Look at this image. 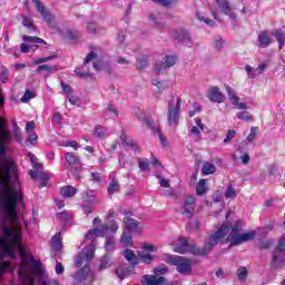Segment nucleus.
Listing matches in <instances>:
<instances>
[{"mask_svg": "<svg viewBox=\"0 0 285 285\" xmlns=\"http://www.w3.org/2000/svg\"><path fill=\"white\" fill-rule=\"evenodd\" d=\"M225 197L226 199H235V197H237V189H235V187L232 185L227 186L225 190Z\"/></svg>", "mask_w": 285, "mask_h": 285, "instance_id": "nucleus-34", "label": "nucleus"}, {"mask_svg": "<svg viewBox=\"0 0 285 285\" xmlns=\"http://www.w3.org/2000/svg\"><path fill=\"white\" fill-rule=\"evenodd\" d=\"M194 121H195L196 126L191 127L190 135H193L194 137L199 139V135H200L202 130H204V124L202 122V119H199V118H195Z\"/></svg>", "mask_w": 285, "mask_h": 285, "instance_id": "nucleus-20", "label": "nucleus"}, {"mask_svg": "<svg viewBox=\"0 0 285 285\" xmlns=\"http://www.w3.org/2000/svg\"><path fill=\"white\" fill-rule=\"evenodd\" d=\"M138 167L140 168V170H142V173H146V170H148V168H149L148 159L139 158Z\"/></svg>", "mask_w": 285, "mask_h": 285, "instance_id": "nucleus-43", "label": "nucleus"}, {"mask_svg": "<svg viewBox=\"0 0 285 285\" xmlns=\"http://www.w3.org/2000/svg\"><path fill=\"white\" fill-rule=\"evenodd\" d=\"M120 244L125 248H128V246H132V236L130 234L122 233Z\"/></svg>", "mask_w": 285, "mask_h": 285, "instance_id": "nucleus-27", "label": "nucleus"}, {"mask_svg": "<svg viewBox=\"0 0 285 285\" xmlns=\"http://www.w3.org/2000/svg\"><path fill=\"white\" fill-rule=\"evenodd\" d=\"M236 117L240 121H253V115H250L248 111H239L237 112Z\"/></svg>", "mask_w": 285, "mask_h": 285, "instance_id": "nucleus-35", "label": "nucleus"}, {"mask_svg": "<svg viewBox=\"0 0 285 285\" xmlns=\"http://www.w3.org/2000/svg\"><path fill=\"white\" fill-rule=\"evenodd\" d=\"M181 109V99L171 97L168 102L167 121L169 126L179 124V110Z\"/></svg>", "mask_w": 285, "mask_h": 285, "instance_id": "nucleus-6", "label": "nucleus"}, {"mask_svg": "<svg viewBox=\"0 0 285 285\" xmlns=\"http://www.w3.org/2000/svg\"><path fill=\"white\" fill-rule=\"evenodd\" d=\"M33 3H36V8L38 10V12H40L41 17H43L45 21H47V23H52V19H55L52 17V13H49L46 10V7H43V4L40 3L39 0H32Z\"/></svg>", "mask_w": 285, "mask_h": 285, "instance_id": "nucleus-16", "label": "nucleus"}, {"mask_svg": "<svg viewBox=\"0 0 285 285\" xmlns=\"http://www.w3.org/2000/svg\"><path fill=\"white\" fill-rule=\"evenodd\" d=\"M266 68H267L266 63H261L256 68V72H258V75H262V72H264L266 70Z\"/></svg>", "mask_w": 285, "mask_h": 285, "instance_id": "nucleus-63", "label": "nucleus"}, {"mask_svg": "<svg viewBox=\"0 0 285 285\" xmlns=\"http://www.w3.org/2000/svg\"><path fill=\"white\" fill-rule=\"evenodd\" d=\"M229 232L230 224L224 223L218 230L207 236L204 246L198 247L196 253L199 255H208V253H210V250H213V248H215V246H217V244H219V242H222Z\"/></svg>", "mask_w": 285, "mask_h": 285, "instance_id": "nucleus-4", "label": "nucleus"}, {"mask_svg": "<svg viewBox=\"0 0 285 285\" xmlns=\"http://www.w3.org/2000/svg\"><path fill=\"white\" fill-rule=\"evenodd\" d=\"M209 101L214 104H224L226 101V96L219 91V87H212L207 95Z\"/></svg>", "mask_w": 285, "mask_h": 285, "instance_id": "nucleus-14", "label": "nucleus"}, {"mask_svg": "<svg viewBox=\"0 0 285 285\" xmlns=\"http://www.w3.org/2000/svg\"><path fill=\"white\" fill-rule=\"evenodd\" d=\"M142 250H144L145 253H157V247H156V246H153V245H150V244H145V245L142 246Z\"/></svg>", "mask_w": 285, "mask_h": 285, "instance_id": "nucleus-52", "label": "nucleus"}, {"mask_svg": "<svg viewBox=\"0 0 285 285\" xmlns=\"http://www.w3.org/2000/svg\"><path fill=\"white\" fill-rule=\"evenodd\" d=\"M157 179H158L161 188H170V180H168L159 175L157 176Z\"/></svg>", "mask_w": 285, "mask_h": 285, "instance_id": "nucleus-47", "label": "nucleus"}, {"mask_svg": "<svg viewBox=\"0 0 285 285\" xmlns=\"http://www.w3.org/2000/svg\"><path fill=\"white\" fill-rule=\"evenodd\" d=\"M136 66L139 70H144L148 66V59L146 57H142V59L137 58Z\"/></svg>", "mask_w": 285, "mask_h": 285, "instance_id": "nucleus-46", "label": "nucleus"}, {"mask_svg": "<svg viewBox=\"0 0 285 285\" xmlns=\"http://www.w3.org/2000/svg\"><path fill=\"white\" fill-rule=\"evenodd\" d=\"M217 171V167H215L213 164L205 161L202 167L203 175H213Z\"/></svg>", "mask_w": 285, "mask_h": 285, "instance_id": "nucleus-23", "label": "nucleus"}, {"mask_svg": "<svg viewBox=\"0 0 285 285\" xmlns=\"http://www.w3.org/2000/svg\"><path fill=\"white\" fill-rule=\"evenodd\" d=\"M116 62L120 63V66H128V63H130V60H128L124 57H118V58H116Z\"/></svg>", "mask_w": 285, "mask_h": 285, "instance_id": "nucleus-60", "label": "nucleus"}, {"mask_svg": "<svg viewBox=\"0 0 285 285\" xmlns=\"http://www.w3.org/2000/svg\"><path fill=\"white\" fill-rule=\"evenodd\" d=\"M22 41L26 43H43L46 46V40L39 38V37H32V36H23Z\"/></svg>", "mask_w": 285, "mask_h": 285, "instance_id": "nucleus-28", "label": "nucleus"}, {"mask_svg": "<svg viewBox=\"0 0 285 285\" xmlns=\"http://www.w3.org/2000/svg\"><path fill=\"white\" fill-rule=\"evenodd\" d=\"M245 70L247 72L248 79H255V77H258L259 73L257 72V69H253L250 65L245 66Z\"/></svg>", "mask_w": 285, "mask_h": 285, "instance_id": "nucleus-39", "label": "nucleus"}, {"mask_svg": "<svg viewBox=\"0 0 285 285\" xmlns=\"http://www.w3.org/2000/svg\"><path fill=\"white\" fill-rule=\"evenodd\" d=\"M197 250H199V247L189 244L186 238H179L176 243V246H174V252L179 253L180 255H184L186 253H191V255H199Z\"/></svg>", "mask_w": 285, "mask_h": 285, "instance_id": "nucleus-9", "label": "nucleus"}, {"mask_svg": "<svg viewBox=\"0 0 285 285\" xmlns=\"http://www.w3.org/2000/svg\"><path fill=\"white\" fill-rule=\"evenodd\" d=\"M131 273L130 269H128L126 266H120L116 269V275L119 277V279H126L128 275Z\"/></svg>", "mask_w": 285, "mask_h": 285, "instance_id": "nucleus-26", "label": "nucleus"}, {"mask_svg": "<svg viewBox=\"0 0 285 285\" xmlns=\"http://www.w3.org/2000/svg\"><path fill=\"white\" fill-rule=\"evenodd\" d=\"M43 70L46 71V72H49V75H52V72H57V70H58V68H57V66H48V65H40L38 68H37V70H36V72L39 75V73H41V72H43Z\"/></svg>", "mask_w": 285, "mask_h": 285, "instance_id": "nucleus-24", "label": "nucleus"}, {"mask_svg": "<svg viewBox=\"0 0 285 285\" xmlns=\"http://www.w3.org/2000/svg\"><path fill=\"white\" fill-rule=\"evenodd\" d=\"M139 259H140V262H144V264H150V262H153V259H155V256H153L151 254H148V253H144V254L139 255Z\"/></svg>", "mask_w": 285, "mask_h": 285, "instance_id": "nucleus-42", "label": "nucleus"}, {"mask_svg": "<svg viewBox=\"0 0 285 285\" xmlns=\"http://www.w3.org/2000/svg\"><path fill=\"white\" fill-rule=\"evenodd\" d=\"M110 230L111 233H117L119 230V225H117V222L110 220L109 226L108 225H99L98 227H95L92 229H89L87 234L85 235L86 239H97V237H104L106 233Z\"/></svg>", "mask_w": 285, "mask_h": 285, "instance_id": "nucleus-7", "label": "nucleus"}, {"mask_svg": "<svg viewBox=\"0 0 285 285\" xmlns=\"http://www.w3.org/2000/svg\"><path fill=\"white\" fill-rule=\"evenodd\" d=\"M53 59H57V56L53 55L49 57L37 58V59H33V65L41 66V63H48V61H52Z\"/></svg>", "mask_w": 285, "mask_h": 285, "instance_id": "nucleus-37", "label": "nucleus"}, {"mask_svg": "<svg viewBox=\"0 0 285 285\" xmlns=\"http://www.w3.org/2000/svg\"><path fill=\"white\" fill-rule=\"evenodd\" d=\"M76 75H78L79 77H81L82 79H87V77H90V73L86 72V71H81V69H75Z\"/></svg>", "mask_w": 285, "mask_h": 285, "instance_id": "nucleus-59", "label": "nucleus"}, {"mask_svg": "<svg viewBox=\"0 0 285 285\" xmlns=\"http://www.w3.org/2000/svg\"><path fill=\"white\" fill-rule=\"evenodd\" d=\"M225 90L227 92V96H228V99H229L232 106L237 108V110H248V104L240 102L242 98H239V96H237V91H235L233 89V87L225 86Z\"/></svg>", "mask_w": 285, "mask_h": 285, "instance_id": "nucleus-10", "label": "nucleus"}, {"mask_svg": "<svg viewBox=\"0 0 285 285\" xmlns=\"http://www.w3.org/2000/svg\"><path fill=\"white\" fill-rule=\"evenodd\" d=\"M207 190L208 189L206 188V179H200L196 187V195L198 196L206 195Z\"/></svg>", "mask_w": 285, "mask_h": 285, "instance_id": "nucleus-29", "label": "nucleus"}, {"mask_svg": "<svg viewBox=\"0 0 285 285\" xmlns=\"http://www.w3.org/2000/svg\"><path fill=\"white\" fill-rule=\"evenodd\" d=\"M178 41H183V43H188L190 41V32L181 31L180 35L177 36Z\"/></svg>", "mask_w": 285, "mask_h": 285, "instance_id": "nucleus-40", "label": "nucleus"}, {"mask_svg": "<svg viewBox=\"0 0 285 285\" xmlns=\"http://www.w3.org/2000/svg\"><path fill=\"white\" fill-rule=\"evenodd\" d=\"M79 37H81V32H79V31L69 30L67 32V38L68 39H79Z\"/></svg>", "mask_w": 285, "mask_h": 285, "instance_id": "nucleus-53", "label": "nucleus"}, {"mask_svg": "<svg viewBox=\"0 0 285 285\" xmlns=\"http://www.w3.org/2000/svg\"><path fill=\"white\" fill-rule=\"evenodd\" d=\"M107 110L108 112H110L112 119H117V117H119V111L117 110V108H115L114 105H108Z\"/></svg>", "mask_w": 285, "mask_h": 285, "instance_id": "nucleus-48", "label": "nucleus"}, {"mask_svg": "<svg viewBox=\"0 0 285 285\" xmlns=\"http://www.w3.org/2000/svg\"><path fill=\"white\" fill-rule=\"evenodd\" d=\"M51 246L53 250H59L61 248V233H57L51 239Z\"/></svg>", "mask_w": 285, "mask_h": 285, "instance_id": "nucleus-25", "label": "nucleus"}, {"mask_svg": "<svg viewBox=\"0 0 285 285\" xmlns=\"http://www.w3.org/2000/svg\"><path fill=\"white\" fill-rule=\"evenodd\" d=\"M149 21L153 23L154 28L163 30L164 28V14L161 13H150Z\"/></svg>", "mask_w": 285, "mask_h": 285, "instance_id": "nucleus-17", "label": "nucleus"}, {"mask_svg": "<svg viewBox=\"0 0 285 285\" xmlns=\"http://www.w3.org/2000/svg\"><path fill=\"white\" fill-rule=\"evenodd\" d=\"M177 63V57L176 56H165L160 62H158L155 68L154 72L156 75H161L164 70H168V68H173Z\"/></svg>", "mask_w": 285, "mask_h": 285, "instance_id": "nucleus-11", "label": "nucleus"}, {"mask_svg": "<svg viewBox=\"0 0 285 285\" xmlns=\"http://www.w3.org/2000/svg\"><path fill=\"white\" fill-rule=\"evenodd\" d=\"M271 43H272V39L268 32L263 31L258 35V38H257L258 48H268Z\"/></svg>", "mask_w": 285, "mask_h": 285, "instance_id": "nucleus-18", "label": "nucleus"}, {"mask_svg": "<svg viewBox=\"0 0 285 285\" xmlns=\"http://www.w3.org/2000/svg\"><path fill=\"white\" fill-rule=\"evenodd\" d=\"M257 130H259V128L252 127L246 140H244V144H253V141L257 139Z\"/></svg>", "mask_w": 285, "mask_h": 285, "instance_id": "nucleus-30", "label": "nucleus"}, {"mask_svg": "<svg viewBox=\"0 0 285 285\" xmlns=\"http://www.w3.org/2000/svg\"><path fill=\"white\" fill-rule=\"evenodd\" d=\"M214 47L216 50H222V48H224V39L220 37L216 38L214 41Z\"/></svg>", "mask_w": 285, "mask_h": 285, "instance_id": "nucleus-51", "label": "nucleus"}, {"mask_svg": "<svg viewBox=\"0 0 285 285\" xmlns=\"http://www.w3.org/2000/svg\"><path fill=\"white\" fill-rule=\"evenodd\" d=\"M160 195H163L164 197H175V190H173V188L164 189L163 191H160Z\"/></svg>", "mask_w": 285, "mask_h": 285, "instance_id": "nucleus-54", "label": "nucleus"}, {"mask_svg": "<svg viewBox=\"0 0 285 285\" xmlns=\"http://www.w3.org/2000/svg\"><path fill=\"white\" fill-rule=\"evenodd\" d=\"M125 259H127V262H129L130 264H135L137 262V256L135 255V253L130 249H126L122 253Z\"/></svg>", "mask_w": 285, "mask_h": 285, "instance_id": "nucleus-32", "label": "nucleus"}, {"mask_svg": "<svg viewBox=\"0 0 285 285\" xmlns=\"http://www.w3.org/2000/svg\"><path fill=\"white\" fill-rule=\"evenodd\" d=\"M105 134L106 131H104L102 127H97L94 135L95 137H98V139H101Z\"/></svg>", "mask_w": 285, "mask_h": 285, "instance_id": "nucleus-57", "label": "nucleus"}, {"mask_svg": "<svg viewBox=\"0 0 285 285\" xmlns=\"http://www.w3.org/2000/svg\"><path fill=\"white\" fill-rule=\"evenodd\" d=\"M66 148L70 147L73 148V150H79V142L77 141H69L67 144L63 145Z\"/></svg>", "mask_w": 285, "mask_h": 285, "instance_id": "nucleus-56", "label": "nucleus"}, {"mask_svg": "<svg viewBox=\"0 0 285 285\" xmlns=\"http://www.w3.org/2000/svg\"><path fill=\"white\" fill-rule=\"evenodd\" d=\"M65 159L68 166V170H77V168L81 166V160L79 156L75 153H66Z\"/></svg>", "mask_w": 285, "mask_h": 285, "instance_id": "nucleus-13", "label": "nucleus"}, {"mask_svg": "<svg viewBox=\"0 0 285 285\" xmlns=\"http://www.w3.org/2000/svg\"><path fill=\"white\" fill-rule=\"evenodd\" d=\"M17 250L20 257H26V247H23V236L19 227H4L0 238V259L3 257H16ZM10 269V263L4 262L0 265V277Z\"/></svg>", "mask_w": 285, "mask_h": 285, "instance_id": "nucleus-1", "label": "nucleus"}, {"mask_svg": "<svg viewBox=\"0 0 285 285\" xmlns=\"http://www.w3.org/2000/svg\"><path fill=\"white\" fill-rule=\"evenodd\" d=\"M235 135H236V131L235 130H228L227 131V136L226 138L224 139V144H230L232 139L235 138Z\"/></svg>", "mask_w": 285, "mask_h": 285, "instance_id": "nucleus-50", "label": "nucleus"}, {"mask_svg": "<svg viewBox=\"0 0 285 285\" xmlns=\"http://www.w3.org/2000/svg\"><path fill=\"white\" fill-rule=\"evenodd\" d=\"M63 271H65L63 265L60 262H57V264H56L57 275H63Z\"/></svg>", "mask_w": 285, "mask_h": 285, "instance_id": "nucleus-61", "label": "nucleus"}, {"mask_svg": "<svg viewBox=\"0 0 285 285\" xmlns=\"http://www.w3.org/2000/svg\"><path fill=\"white\" fill-rule=\"evenodd\" d=\"M35 97H37V95H35V92L27 90L24 92V95L21 97V102L28 104V101H30V99H35Z\"/></svg>", "mask_w": 285, "mask_h": 285, "instance_id": "nucleus-41", "label": "nucleus"}, {"mask_svg": "<svg viewBox=\"0 0 285 285\" xmlns=\"http://www.w3.org/2000/svg\"><path fill=\"white\" fill-rule=\"evenodd\" d=\"M87 31L89 35H97L99 32V27H97V23L95 22H89L87 24Z\"/></svg>", "mask_w": 285, "mask_h": 285, "instance_id": "nucleus-44", "label": "nucleus"}, {"mask_svg": "<svg viewBox=\"0 0 285 285\" xmlns=\"http://www.w3.org/2000/svg\"><path fill=\"white\" fill-rule=\"evenodd\" d=\"M180 213L188 218L195 215V196L185 197L184 204L180 206Z\"/></svg>", "mask_w": 285, "mask_h": 285, "instance_id": "nucleus-12", "label": "nucleus"}, {"mask_svg": "<svg viewBox=\"0 0 285 285\" xmlns=\"http://www.w3.org/2000/svg\"><path fill=\"white\" fill-rule=\"evenodd\" d=\"M236 275L239 282H246V278L248 277V269L246 267H239L236 271Z\"/></svg>", "mask_w": 285, "mask_h": 285, "instance_id": "nucleus-33", "label": "nucleus"}, {"mask_svg": "<svg viewBox=\"0 0 285 285\" xmlns=\"http://www.w3.org/2000/svg\"><path fill=\"white\" fill-rule=\"evenodd\" d=\"M61 119H63L61 114L59 111H56L52 118L53 124H61Z\"/></svg>", "mask_w": 285, "mask_h": 285, "instance_id": "nucleus-55", "label": "nucleus"}, {"mask_svg": "<svg viewBox=\"0 0 285 285\" xmlns=\"http://www.w3.org/2000/svg\"><path fill=\"white\" fill-rule=\"evenodd\" d=\"M279 170V166L277 164H273L269 167V175H277V171Z\"/></svg>", "mask_w": 285, "mask_h": 285, "instance_id": "nucleus-62", "label": "nucleus"}, {"mask_svg": "<svg viewBox=\"0 0 285 285\" xmlns=\"http://www.w3.org/2000/svg\"><path fill=\"white\" fill-rule=\"evenodd\" d=\"M272 37H275V39L278 43V48H279V50H282L284 48V43H285V33L282 31V29L272 31Z\"/></svg>", "mask_w": 285, "mask_h": 285, "instance_id": "nucleus-21", "label": "nucleus"}, {"mask_svg": "<svg viewBox=\"0 0 285 285\" xmlns=\"http://www.w3.org/2000/svg\"><path fill=\"white\" fill-rule=\"evenodd\" d=\"M22 26L24 28L29 29V32H37V28L32 23V20H30V18H28V17L22 18Z\"/></svg>", "mask_w": 285, "mask_h": 285, "instance_id": "nucleus-31", "label": "nucleus"}, {"mask_svg": "<svg viewBox=\"0 0 285 285\" xmlns=\"http://www.w3.org/2000/svg\"><path fill=\"white\" fill-rule=\"evenodd\" d=\"M57 217L60 219V222L68 223L70 219H72V216L68 214V212L58 213Z\"/></svg>", "mask_w": 285, "mask_h": 285, "instance_id": "nucleus-45", "label": "nucleus"}, {"mask_svg": "<svg viewBox=\"0 0 285 285\" xmlns=\"http://www.w3.org/2000/svg\"><path fill=\"white\" fill-rule=\"evenodd\" d=\"M107 190H108L109 195H115V193H118L119 191V181H117L116 179H112L110 181Z\"/></svg>", "mask_w": 285, "mask_h": 285, "instance_id": "nucleus-38", "label": "nucleus"}, {"mask_svg": "<svg viewBox=\"0 0 285 285\" xmlns=\"http://www.w3.org/2000/svg\"><path fill=\"white\" fill-rule=\"evenodd\" d=\"M30 177L31 179H39L40 180V186L43 188V186H47L48 180L50 179V176L46 173H40L38 174L37 171H30Z\"/></svg>", "mask_w": 285, "mask_h": 285, "instance_id": "nucleus-19", "label": "nucleus"}, {"mask_svg": "<svg viewBox=\"0 0 285 285\" xmlns=\"http://www.w3.org/2000/svg\"><path fill=\"white\" fill-rule=\"evenodd\" d=\"M67 99L71 106H79L80 101L78 97H75L72 94L67 95Z\"/></svg>", "mask_w": 285, "mask_h": 285, "instance_id": "nucleus-49", "label": "nucleus"}, {"mask_svg": "<svg viewBox=\"0 0 285 285\" xmlns=\"http://www.w3.org/2000/svg\"><path fill=\"white\" fill-rule=\"evenodd\" d=\"M95 57H97L95 55V51H91L90 53H88V56L83 60V65L86 66V65L90 63V61H92V59H95Z\"/></svg>", "mask_w": 285, "mask_h": 285, "instance_id": "nucleus-58", "label": "nucleus"}, {"mask_svg": "<svg viewBox=\"0 0 285 285\" xmlns=\"http://www.w3.org/2000/svg\"><path fill=\"white\" fill-rule=\"evenodd\" d=\"M105 248L107 253H112V250L115 249V237L109 236L106 238Z\"/></svg>", "mask_w": 285, "mask_h": 285, "instance_id": "nucleus-36", "label": "nucleus"}, {"mask_svg": "<svg viewBox=\"0 0 285 285\" xmlns=\"http://www.w3.org/2000/svg\"><path fill=\"white\" fill-rule=\"evenodd\" d=\"M243 226H244V223L242 220H237L233 225L232 230L227 237V242L229 243V246H239V244H244L246 242H250V239H254L255 232L242 233Z\"/></svg>", "mask_w": 285, "mask_h": 285, "instance_id": "nucleus-5", "label": "nucleus"}, {"mask_svg": "<svg viewBox=\"0 0 285 285\" xmlns=\"http://www.w3.org/2000/svg\"><path fill=\"white\" fill-rule=\"evenodd\" d=\"M205 7H199L196 10V18L198 21L206 23V26H210L212 28L215 26V21L208 18V12L214 17L216 21L222 23L223 16L229 17V19L235 20L236 14L233 11V7H230L229 0H214L213 2H204Z\"/></svg>", "mask_w": 285, "mask_h": 285, "instance_id": "nucleus-2", "label": "nucleus"}, {"mask_svg": "<svg viewBox=\"0 0 285 285\" xmlns=\"http://www.w3.org/2000/svg\"><path fill=\"white\" fill-rule=\"evenodd\" d=\"M60 193L62 197H75V195H77V188L68 185L62 187Z\"/></svg>", "mask_w": 285, "mask_h": 285, "instance_id": "nucleus-22", "label": "nucleus"}, {"mask_svg": "<svg viewBox=\"0 0 285 285\" xmlns=\"http://www.w3.org/2000/svg\"><path fill=\"white\" fill-rule=\"evenodd\" d=\"M122 222L125 227L128 228V230H136V233H141V230H144V227H141V224L135 220V218L125 217Z\"/></svg>", "mask_w": 285, "mask_h": 285, "instance_id": "nucleus-15", "label": "nucleus"}, {"mask_svg": "<svg viewBox=\"0 0 285 285\" xmlns=\"http://www.w3.org/2000/svg\"><path fill=\"white\" fill-rule=\"evenodd\" d=\"M61 88H62L63 92H66L67 96L71 95L70 94L71 89H70L69 85H66L65 82H61Z\"/></svg>", "mask_w": 285, "mask_h": 285, "instance_id": "nucleus-64", "label": "nucleus"}, {"mask_svg": "<svg viewBox=\"0 0 285 285\" xmlns=\"http://www.w3.org/2000/svg\"><path fill=\"white\" fill-rule=\"evenodd\" d=\"M92 257H95V244H91L87 248H83L82 252L76 257L75 266L80 269H78L73 274L75 285H88L92 284V282L95 281V273H92V271H90V267H88L90 262H92Z\"/></svg>", "mask_w": 285, "mask_h": 285, "instance_id": "nucleus-3", "label": "nucleus"}, {"mask_svg": "<svg viewBox=\"0 0 285 285\" xmlns=\"http://www.w3.org/2000/svg\"><path fill=\"white\" fill-rule=\"evenodd\" d=\"M167 264H171V266H176L177 273L180 275H189L190 273V261L183 256H173L167 255L166 257Z\"/></svg>", "mask_w": 285, "mask_h": 285, "instance_id": "nucleus-8", "label": "nucleus"}]
</instances>
